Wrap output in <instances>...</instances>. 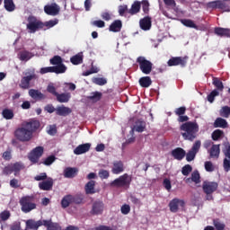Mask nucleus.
<instances>
[{
	"instance_id": "obj_1",
	"label": "nucleus",
	"mask_w": 230,
	"mask_h": 230,
	"mask_svg": "<svg viewBox=\"0 0 230 230\" xmlns=\"http://www.w3.org/2000/svg\"><path fill=\"white\" fill-rule=\"evenodd\" d=\"M38 128H40V121L32 119L30 121L23 122L22 127L14 131V137L22 143H28V141H31L33 133L37 132Z\"/></svg>"
},
{
	"instance_id": "obj_2",
	"label": "nucleus",
	"mask_w": 230,
	"mask_h": 230,
	"mask_svg": "<svg viewBox=\"0 0 230 230\" xmlns=\"http://www.w3.org/2000/svg\"><path fill=\"white\" fill-rule=\"evenodd\" d=\"M181 134L185 141L193 142L197 139L199 124L197 122H185L180 126Z\"/></svg>"
},
{
	"instance_id": "obj_3",
	"label": "nucleus",
	"mask_w": 230,
	"mask_h": 230,
	"mask_svg": "<svg viewBox=\"0 0 230 230\" xmlns=\"http://www.w3.org/2000/svg\"><path fill=\"white\" fill-rule=\"evenodd\" d=\"M132 182V175H128V173H124L120 175L119 178L115 179L110 183L111 188H125V190H128L130 188V184Z\"/></svg>"
},
{
	"instance_id": "obj_4",
	"label": "nucleus",
	"mask_w": 230,
	"mask_h": 230,
	"mask_svg": "<svg viewBox=\"0 0 230 230\" xmlns=\"http://www.w3.org/2000/svg\"><path fill=\"white\" fill-rule=\"evenodd\" d=\"M33 196H23L20 199L21 209L23 213H30V211H33L36 209L37 204L33 202Z\"/></svg>"
},
{
	"instance_id": "obj_5",
	"label": "nucleus",
	"mask_w": 230,
	"mask_h": 230,
	"mask_svg": "<svg viewBox=\"0 0 230 230\" xmlns=\"http://www.w3.org/2000/svg\"><path fill=\"white\" fill-rule=\"evenodd\" d=\"M27 23V30L29 33H37L40 30H44V22L38 20L35 16H29Z\"/></svg>"
},
{
	"instance_id": "obj_6",
	"label": "nucleus",
	"mask_w": 230,
	"mask_h": 230,
	"mask_svg": "<svg viewBox=\"0 0 230 230\" xmlns=\"http://www.w3.org/2000/svg\"><path fill=\"white\" fill-rule=\"evenodd\" d=\"M84 202V195L76 194V195H66L61 200V207L66 209V208H69L70 204H82Z\"/></svg>"
},
{
	"instance_id": "obj_7",
	"label": "nucleus",
	"mask_w": 230,
	"mask_h": 230,
	"mask_svg": "<svg viewBox=\"0 0 230 230\" xmlns=\"http://www.w3.org/2000/svg\"><path fill=\"white\" fill-rule=\"evenodd\" d=\"M137 64L139 66L140 71L144 75H150L152 73V67L154 64L147 60L146 58L140 56L137 58Z\"/></svg>"
},
{
	"instance_id": "obj_8",
	"label": "nucleus",
	"mask_w": 230,
	"mask_h": 230,
	"mask_svg": "<svg viewBox=\"0 0 230 230\" xmlns=\"http://www.w3.org/2000/svg\"><path fill=\"white\" fill-rule=\"evenodd\" d=\"M42 155H44V147L39 146L29 153L28 159L32 163V164H37V163H39V159H40Z\"/></svg>"
},
{
	"instance_id": "obj_9",
	"label": "nucleus",
	"mask_w": 230,
	"mask_h": 230,
	"mask_svg": "<svg viewBox=\"0 0 230 230\" xmlns=\"http://www.w3.org/2000/svg\"><path fill=\"white\" fill-rule=\"evenodd\" d=\"M25 76H23L21 79V83L19 84V87L21 89H30V82H31V80H37L38 76L35 74V70H33L31 74L30 73H26Z\"/></svg>"
},
{
	"instance_id": "obj_10",
	"label": "nucleus",
	"mask_w": 230,
	"mask_h": 230,
	"mask_svg": "<svg viewBox=\"0 0 230 230\" xmlns=\"http://www.w3.org/2000/svg\"><path fill=\"white\" fill-rule=\"evenodd\" d=\"M186 64H188V57H173L171 58L168 62L167 66L169 67H173L175 66H181V67H186Z\"/></svg>"
},
{
	"instance_id": "obj_11",
	"label": "nucleus",
	"mask_w": 230,
	"mask_h": 230,
	"mask_svg": "<svg viewBox=\"0 0 230 230\" xmlns=\"http://www.w3.org/2000/svg\"><path fill=\"white\" fill-rule=\"evenodd\" d=\"M202 190L206 195H212L217 190H218V182L217 181H203Z\"/></svg>"
},
{
	"instance_id": "obj_12",
	"label": "nucleus",
	"mask_w": 230,
	"mask_h": 230,
	"mask_svg": "<svg viewBox=\"0 0 230 230\" xmlns=\"http://www.w3.org/2000/svg\"><path fill=\"white\" fill-rule=\"evenodd\" d=\"M51 66H54V67H60L61 72L60 75H64L66 71H67V66L64 65V60L62 59V57L60 56H54L52 58L49 60Z\"/></svg>"
},
{
	"instance_id": "obj_13",
	"label": "nucleus",
	"mask_w": 230,
	"mask_h": 230,
	"mask_svg": "<svg viewBox=\"0 0 230 230\" xmlns=\"http://www.w3.org/2000/svg\"><path fill=\"white\" fill-rule=\"evenodd\" d=\"M184 206H186V202H184V199H179L177 198L172 199L169 202L171 213H177V211H179V207L184 208Z\"/></svg>"
},
{
	"instance_id": "obj_14",
	"label": "nucleus",
	"mask_w": 230,
	"mask_h": 230,
	"mask_svg": "<svg viewBox=\"0 0 230 230\" xmlns=\"http://www.w3.org/2000/svg\"><path fill=\"white\" fill-rule=\"evenodd\" d=\"M223 154L225 158L223 160V166L225 172H229L230 170V145L226 144L225 148H223Z\"/></svg>"
},
{
	"instance_id": "obj_15",
	"label": "nucleus",
	"mask_w": 230,
	"mask_h": 230,
	"mask_svg": "<svg viewBox=\"0 0 230 230\" xmlns=\"http://www.w3.org/2000/svg\"><path fill=\"white\" fill-rule=\"evenodd\" d=\"M104 208H105V204H103V201L96 200L93 203L90 213L91 215H93V216L102 215V213H103Z\"/></svg>"
},
{
	"instance_id": "obj_16",
	"label": "nucleus",
	"mask_w": 230,
	"mask_h": 230,
	"mask_svg": "<svg viewBox=\"0 0 230 230\" xmlns=\"http://www.w3.org/2000/svg\"><path fill=\"white\" fill-rule=\"evenodd\" d=\"M44 12L47 15H58L60 13V6L57 4H51L44 6Z\"/></svg>"
},
{
	"instance_id": "obj_17",
	"label": "nucleus",
	"mask_w": 230,
	"mask_h": 230,
	"mask_svg": "<svg viewBox=\"0 0 230 230\" xmlns=\"http://www.w3.org/2000/svg\"><path fill=\"white\" fill-rule=\"evenodd\" d=\"M53 184H55L53 178L49 177L47 180L39 182V188L42 191H51L53 190Z\"/></svg>"
},
{
	"instance_id": "obj_18",
	"label": "nucleus",
	"mask_w": 230,
	"mask_h": 230,
	"mask_svg": "<svg viewBox=\"0 0 230 230\" xmlns=\"http://www.w3.org/2000/svg\"><path fill=\"white\" fill-rule=\"evenodd\" d=\"M123 172H125V164H123V162L121 160L114 161L111 172L114 175H119V173H123Z\"/></svg>"
},
{
	"instance_id": "obj_19",
	"label": "nucleus",
	"mask_w": 230,
	"mask_h": 230,
	"mask_svg": "<svg viewBox=\"0 0 230 230\" xmlns=\"http://www.w3.org/2000/svg\"><path fill=\"white\" fill-rule=\"evenodd\" d=\"M91 150V144H81L74 149L75 155H82V154H87Z\"/></svg>"
},
{
	"instance_id": "obj_20",
	"label": "nucleus",
	"mask_w": 230,
	"mask_h": 230,
	"mask_svg": "<svg viewBox=\"0 0 230 230\" xmlns=\"http://www.w3.org/2000/svg\"><path fill=\"white\" fill-rule=\"evenodd\" d=\"M44 226V220L35 221L33 219H29L26 221L27 229L38 230L39 227Z\"/></svg>"
},
{
	"instance_id": "obj_21",
	"label": "nucleus",
	"mask_w": 230,
	"mask_h": 230,
	"mask_svg": "<svg viewBox=\"0 0 230 230\" xmlns=\"http://www.w3.org/2000/svg\"><path fill=\"white\" fill-rule=\"evenodd\" d=\"M208 154L210 159H218L220 157V144H213Z\"/></svg>"
},
{
	"instance_id": "obj_22",
	"label": "nucleus",
	"mask_w": 230,
	"mask_h": 230,
	"mask_svg": "<svg viewBox=\"0 0 230 230\" xmlns=\"http://www.w3.org/2000/svg\"><path fill=\"white\" fill-rule=\"evenodd\" d=\"M141 30L144 31H148L152 28V18L150 16H146L139 21Z\"/></svg>"
},
{
	"instance_id": "obj_23",
	"label": "nucleus",
	"mask_w": 230,
	"mask_h": 230,
	"mask_svg": "<svg viewBox=\"0 0 230 230\" xmlns=\"http://www.w3.org/2000/svg\"><path fill=\"white\" fill-rule=\"evenodd\" d=\"M121 28H123V22L121 20H115L110 24L109 31L119 33V31H121Z\"/></svg>"
},
{
	"instance_id": "obj_24",
	"label": "nucleus",
	"mask_w": 230,
	"mask_h": 230,
	"mask_svg": "<svg viewBox=\"0 0 230 230\" xmlns=\"http://www.w3.org/2000/svg\"><path fill=\"white\" fill-rule=\"evenodd\" d=\"M146 129V122L145 120H143L142 119H138L135 121V124L133 126V130H135V132H145V130Z\"/></svg>"
},
{
	"instance_id": "obj_25",
	"label": "nucleus",
	"mask_w": 230,
	"mask_h": 230,
	"mask_svg": "<svg viewBox=\"0 0 230 230\" xmlns=\"http://www.w3.org/2000/svg\"><path fill=\"white\" fill-rule=\"evenodd\" d=\"M71 112H73V110H71V108L66 107L64 105L58 106L56 108L57 116H63L64 118H66V116H69V114H71Z\"/></svg>"
},
{
	"instance_id": "obj_26",
	"label": "nucleus",
	"mask_w": 230,
	"mask_h": 230,
	"mask_svg": "<svg viewBox=\"0 0 230 230\" xmlns=\"http://www.w3.org/2000/svg\"><path fill=\"white\" fill-rule=\"evenodd\" d=\"M40 75H46L47 73H55L56 75H60L62 73V68L60 66H46L40 70Z\"/></svg>"
},
{
	"instance_id": "obj_27",
	"label": "nucleus",
	"mask_w": 230,
	"mask_h": 230,
	"mask_svg": "<svg viewBox=\"0 0 230 230\" xmlns=\"http://www.w3.org/2000/svg\"><path fill=\"white\" fill-rule=\"evenodd\" d=\"M172 155L177 161H182L183 157H186V151L182 147H176L172 151Z\"/></svg>"
},
{
	"instance_id": "obj_28",
	"label": "nucleus",
	"mask_w": 230,
	"mask_h": 230,
	"mask_svg": "<svg viewBox=\"0 0 230 230\" xmlns=\"http://www.w3.org/2000/svg\"><path fill=\"white\" fill-rule=\"evenodd\" d=\"M96 186V181L91 180L84 186V191L86 195H94L96 193V190L94 187Z\"/></svg>"
},
{
	"instance_id": "obj_29",
	"label": "nucleus",
	"mask_w": 230,
	"mask_h": 230,
	"mask_svg": "<svg viewBox=\"0 0 230 230\" xmlns=\"http://www.w3.org/2000/svg\"><path fill=\"white\" fill-rule=\"evenodd\" d=\"M44 227H47V230H62V226L58 223L53 222L51 219L44 220Z\"/></svg>"
},
{
	"instance_id": "obj_30",
	"label": "nucleus",
	"mask_w": 230,
	"mask_h": 230,
	"mask_svg": "<svg viewBox=\"0 0 230 230\" xmlns=\"http://www.w3.org/2000/svg\"><path fill=\"white\" fill-rule=\"evenodd\" d=\"M29 96L32 98V100H45L46 95L44 93H41L40 91L36 89H31L29 90Z\"/></svg>"
},
{
	"instance_id": "obj_31",
	"label": "nucleus",
	"mask_w": 230,
	"mask_h": 230,
	"mask_svg": "<svg viewBox=\"0 0 230 230\" xmlns=\"http://www.w3.org/2000/svg\"><path fill=\"white\" fill-rule=\"evenodd\" d=\"M214 33L217 35L218 37H230V29L227 28H222V27H217L215 28Z\"/></svg>"
},
{
	"instance_id": "obj_32",
	"label": "nucleus",
	"mask_w": 230,
	"mask_h": 230,
	"mask_svg": "<svg viewBox=\"0 0 230 230\" xmlns=\"http://www.w3.org/2000/svg\"><path fill=\"white\" fill-rule=\"evenodd\" d=\"M78 174V169L75 167H68L65 169L64 175L66 179H73Z\"/></svg>"
},
{
	"instance_id": "obj_33",
	"label": "nucleus",
	"mask_w": 230,
	"mask_h": 230,
	"mask_svg": "<svg viewBox=\"0 0 230 230\" xmlns=\"http://www.w3.org/2000/svg\"><path fill=\"white\" fill-rule=\"evenodd\" d=\"M56 98L59 103H67L69 100H71V93H58Z\"/></svg>"
},
{
	"instance_id": "obj_34",
	"label": "nucleus",
	"mask_w": 230,
	"mask_h": 230,
	"mask_svg": "<svg viewBox=\"0 0 230 230\" xmlns=\"http://www.w3.org/2000/svg\"><path fill=\"white\" fill-rule=\"evenodd\" d=\"M139 12H141V2L135 1L131 4V8L128 10V13L130 15H136L137 13H139Z\"/></svg>"
},
{
	"instance_id": "obj_35",
	"label": "nucleus",
	"mask_w": 230,
	"mask_h": 230,
	"mask_svg": "<svg viewBox=\"0 0 230 230\" xmlns=\"http://www.w3.org/2000/svg\"><path fill=\"white\" fill-rule=\"evenodd\" d=\"M19 59L22 62H28L31 58H33V55L31 52L27 50H22L18 54Z\"/></svg>"
},
{
	"instance_id": "obj_36",
	"label": "nucleus",
	"mask_w": 230,
	"mask_h": 230,
	"mask_svg": "<svg viewBox=\"0 0 230 230\" xmlns=\"http://www.w3.org/2000/svg\"><path fill=\"white\" fill-rule=\"evenodd\" d=\"M138 83L140 87L147 89V87L152 85V78H150V76H143L138 80Z\"/></svg>"
},
{
	"instance_id": "obj_37",
	"label": "nucleus",
	"mask_w": 230,
	"mask_h": 230,
	"mask_svg": "<svg viewBox=\"0 0 230 230\" xmlns=\"http://www.w3.org/2000/svg\"><path fill=\"white\" fill-rule=\"evenodd\" d=\"M214 127L215 128H227V120L222 118H217L214 122Z\"/></svg>"
},
{
	"instance_id": "obj_38",
	"label": "nucleus",
	"mask_w": 230,
	"mask_h": 230,
	"mask_svg": "<svg viewBox=\"0 0 230 230\" xmlns=\"http://www.w3.org/2000/svg\"><path fill=\"white\" fill-rule=\"evenodd\" d=\"M11 164L13 166V172H14L15 176L19 175V172L22 170H24V168H26V166H24V164H22V162H16Z\"/></svg>"
},
{
	"instance_id": "obj_39",
	"label": "nucleus",
	"mask_w": 230,
	"mask_h": 230,
	"mask_svg": "<svg viewBox=\"0 0 230 230\" xmlns=\"http://www.w3.org/2000/svg\"><path fill=\"white\" fill-rule=\"evenodd\" d=\"M4 8L6 12H15V3L13 0H4Z\"/></svg>"
},
{
	"instance_id": "obj_40",
	"label": "nucleus",
	"mask_w": 230,
	"mask_h": 230,
	"mask_svg": "<svg viewBox=\"0 0 230 230\" xmlns=\"http://www.w3.org/2000/svg\"><path fill=\"white\" fill-rule=\"evenodd\" d=\"M181 24H183V26H186V28H193L194 30H199V26L195 24V22H193V20L181 19Z\"/></svg>"
},
{
	"instance_id": "obj_41",
	"label": "nucleus",
	"mask_w": 230,
	"mask_h": 230,
	"mask_svg": "<svg viewBox=\"0 0 230 230\" xmlns=\"http://www.w3.org/2000/svg\"><path fill=\"white\" fill-rule=\"evenodd\" d=\"M212 84L216 87V91H224V83L218 77H213Z\"/></svg>"
},
{
	"instance_id": "obj_42",
	"label": "nucleus",
	"mask_w": 230,
	"mask_h": 230,
	"mask_svg": "<svg viewBox=\"0 0 230 230\" xmlns=\"http://www.w3.org/2000/svg\"><path fill=\"white\" fill-rule=\"evenodd\" d=\"M213 226L216 230H226V224L220 221L218 218L213 219Z\"/></svg>"
},
{
	"instance_id": "obj_43",
	"label": "nucleus",
	"mask_w": 230,
	"mask_h": 230,
	"mask_svg": "<svg viewBox=\"0 0 230 230\" xmlns=\"http://www.w3.org/2000/svg\"><path fill=\"white\" fill-rule=\"evenodd\" d=\"M2 116L4 119H13V111L10 109H4L2 111Z\"/></svg>"
},
{
	"instance_id": "obj_44",
	"label": "nucleus",
	"mask_w": 230,
	"mask_h": 230,
	"mask_svg": "<svg viewBox=\"0 0 230 230\" xmlns=\"http://www.w3.org/2000/svg\"><path fill=\"white\" fill-rule=\"evenodd\" d=\"M224 137V132L222 129H216L212 132V139L213 141H218Z\"/></svg>"
},
{
	"instance_id": "obj_45",
	"label": "nucleus",
	"mask_w": 230,
	"mask_h": 230,
	"mask_svg": "<svg viewBox=\"0 0 230 230\" xmlns=\"http://www.w3.org/2000/svg\"><path fill=\"white\" fill-rule=\"evenodd\" d=\"M142 4V10L146 15L150 13V2L148 0H142L140 5Z\"/></svg>"
},
{
	"instance_id": "obj_46",
	"label": "nucleus",
	"mask_w": 230,
	"mask_h": 230,
	"mask_svg": "<svg viewBox=\"0 0 230 230\" xmlns=\"http://www.w3.org/2000/svg\"><path fill=\"white\" fill-rule=\"evenodd\" d=\"M58 24V19L50 20L48 22H43V30H49V28H53V26H57Z\"/></svg>"
},
{
	"instance_id": "obj_47",
	"label": "nucleus",
	"mask_w": 230,
	"mask_h": 230,
	"mask_svg": "<svg viewBox=\"0 0 230 230\" xmlns=\"http://www.w3.org/2000/svg\"><path fill=\"white\" fill-rule=\"evenodd\" d=\"M70 62L74 66H78V64H82V62H84V58L80 55H75L70 58Z\"/></svg>"
},
{
	"instance_id": "obj_48",
	"label": "nucleus",
	"mask_w": 230,
	"mask_h": 230,
	"mask_svg": "<svg viewBox=\"0 0 230 230\" xmlns=\"http://www.w3.org/2000/svg\"><path fill=\"white\" fill-rule=\"evenodd\" d=\"M219 94L220 93L218 92V90H213L207 97L208 102H209V103H213L215 102V98H217V96H218Z\"/></svg>"
},
{
	"instance_id": "obj_49",
	"label": "nucleus",
	"mask_w": 230,
	"mask_h": 230,
	"mask_svg": "<svg viewBox=\"0 0 230 230\" xmlns=\"http://www.w3.org/2000/svg\"><path fill=\"white\" fill-rule=\"evenodd\" d=\"M217 9L222 10L223 12H230L229 4H227L226 2L222 0H218Z\"/></svg>"
},
{
	"instance_id": "obj_50",
	"label": "nucleus",
	"mask_w": 230,
	"mask_h": 230,
	"mask_svg": "<svg viewBox=\"0 0 230 230\" xmlns=\"http://www.w3.org/2000/svg\"><path fill=\"white\" fill-rule=\"evenodd\" d=\"M193 172V167H191V165L190 164H185L182 168H181V173L182 175H184L185 177H188V175H190V173Z\"/></svg>"
},
{
	"instance_id": "obj_51",
	"label": "nucleus",
	"mask_w": 230,
	"mask_h": 230,
	"mask_svg": "<svg viewBox=\"0 0 230 230\" xmlns=\"http://www.w3.org/2000/svg\"><path fill=\"white\" fill-rule=\"evenodd\" d=\"M99 72H100V68L93 66L92 64V67L90 68V70L84 72L83 76H89L90 75H94L95 73H99Z\"/></svg>"
},
{
	"instance_id": "obj_52",
	"label": "nucleus",
	"mask_w": 230,
	"mask_h": 230,
	"mask_svg": "<svg viewBox=\"0 0 230 230\" xmlns=\"http://www.w3.org/2000/svg\"><path fill=\"white\" fill-rule=\"evenodd\" d=\"M191 181L192 182H195V184L200 183V173L199 172V171H194L191 173Z\"/></svg>"
},
{
	"instance_id": "obj_53",
	"label": "nucleus",
	"mask_w": 230,
	"mask_h": 230,
	"mask_svg": "<svg viewBox=\"0 0 230 230\" xmlns=\"http://www.w3.org/2000/svg\"><path fill=\"white\" fill-rule=\"evenodd\" d=\"M220 116H222V118H229V116H230L229 106L222 107V109L220 110Z\"/></svg>"
},
{
	"instance_id": "obj_54",
	"label": "nucleus",
	"mask_w": 230,
	"mask_h": 230,
	"mask_svg": "<svg viewBox=\"0 0 230 230\" xmlns=\"http://www.w3.org/2000/svg\"><path fill=\"white\" fill-rule=\"evenodd\" d=\"M55 161H57V157L55 155H49L44 160L43 164H45V166H51Z\"/></svg>"
},
{
	"instance_id": "obj_55",
	"label": "nucleus",
	"mask_w": 230,
	"mask_h": 230,
	"mask_svg": "<svg viewBox=\"0 0 230 230\" xmlns=\"http://www.w3.org/2000/svg\"><path fill=\"white\" fill-rule=\"evenodd\" d=\"M93 82L96 85H105V84H107V79H105L103 77H94L93 79Z\"/></svg>"
},
{
	"instance_id": "obj_56",
	"label": "nucleus",
	"mask_w": 230,
	"mask_h": 230,
	"mask_svg": "<svg viewBox=\"0 0 230 230\" xmlns=\"http://www.w3.org/2000/svg\"><path fill=\"white\" fill-rule=\"evenodd\" d=\"M185 155L186 161H188V163H191V161H193L197 156V153L190 150L187 154L185 153Z\"/></svg>"
},
{
	"instance_id": "obj_57",
	"label": "nucleus",
	"mask_w": 230,
	"mask_h": 230,
	"mask_svg": "<svg viewBox=\"0 0 230 230\" xmlns=\"http://www.w3.org/2000/svg\"><path fill=\"white\" fill-rule=\"evenodd\" d=\"M11 217L10 211L4 210L0 213V219L2 222H6Z\"/></svg>"
},
{
	"instance_id": "obj_58",
	"label": "nucleus",
	"mask_w": 230,
	"mask_h": 230,
	"mask_svg": "<svg viewBox=\"0 0 230 230\" xmlns=\"http://www.w3.org/2000/svg\"><path fill=\"white\" fill-rule=\"evenodd\" d=\"M47 91L53 96H57L58 94V92H57V88L55 87V85H53V84H49L48 85Z\"/></svg>"
},
{
	"instance_id": "obj_59",
	"label": "nucleus",
	"mask_w": 230,
	"mask_h": 230,
	"mask_svg": "<svg viewBox=\"0 0 230 230\" xmlns=\"http://www.w3.org/2000/svg\"><path fill=\"white\" fill-rule=\"evenodd\" d=\"M100 179H107L108 177H111V173L109 171L105 169H101L98 173Z\"/></svg>"
},
{
	"instance_id": "obj_60",
	"label": "nucleus",
	"mask_w": 230,
	"mask_h": 230,
	"mask_svg": "<svg viewBox=\"0 0 230 230\" xmlns=\"http://www.w3.org/2000/svg\"><path fill=\"white\" fill-rule=\"evenodd\" d=\"M89 100H92L93 102H100L102 100V93L95 92L93 95L89 96Z\"/></svg>"
},
{
	"instance_id": "obj_61",
	"label": "nucleus",
	"mask_w": 230,
	"mask_h": 230,
	"mask_svg": "<svg viewBox=\"0 0 230 230\" xmlns=\"http://www.w3.org/2000/svg\"><path fill=\"white\" fill-rule=\"evenodd\" d=\"M200 146H201V142H200V140H197V141L193 144V146H192L190 151H191V152H195L196 154H199V150H200Z\"/></svg>"
},
{
	"instance_id": "obj_62",
	"label": "nucleus",
	"mask_w": 230,
	"mask_h": 230,
	"mask_svg": "<svg viewBox=\"0 0 230 230\" xmlns=\"http://www.w3.org/2000/svg\"><path fill=\"white\" fill-rule=\"evenodd\" d=\"M205 170L206 172H215V165L211 161L205 162Z\"/></svg>"
},
{
	"instance_id": "obj_63",
	"label": "nucleus",
	"mask_w": 230,
	"mask_h": 230,
	"mask_svg": "<svg viewBox=\"0 0 230 230\" xmlns=\"http://www.w3.org/2000/svg\"><path fill=\"white\" fill-rule=\"evenodd\" d=\"M101 17L103 21H111L112 20V14L110 12H103L101 13Z\"/></svg>"
},
{
	"instance_id": "obj_64",
	"label": "nucleus",
	"mask_w": 230,
	"mask_h": 230,
	"mask_svg": "<svg viewBox=\"0 0 230 230\" xmlns=\"http://www.w3.org/2000/svg\"><path fill=\"white\" fill-rule=\"evenodd\" d=\"M46 180H48V174L46 172H41L34 177V181H44Z\"/></svg>"
}]
</instances>
